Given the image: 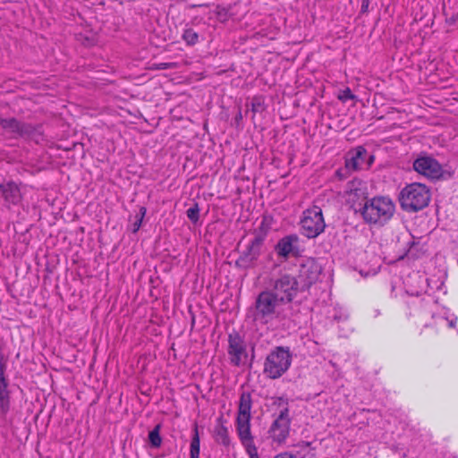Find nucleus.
Returning <instances> with one entry per match:
<instances>
[{
    "label": "nucleus",
    "mask_w": 458,
    "mask_h": 458,
    "mask_svg": "<svg viewBox=\"0 0 458 458\" xmlns=\"http://www.w3.org/2000/svg\"><path fill=\"white\" fill-rule=\"evenodd\" d=\"M310 445V442H301L298 444L300 449L295 454L285 452L276 454L274 458H316L314 449Z\"/></svg>",
    "instance_id": "obj_17"
},
{
    "label": "nucleus",
    "mask_w": 458,
    "mask_h": 458,
    "mask_svg": "<svg viewBox=\"0 0 458 458\" xmlns=\"http://www.w3.org/2000/svg\"><path fill=\"white\" fill-rule=\"evenodd\" d=\"M267 288L286 306H292L299 293L304 292L298 278L288 273L271 278Z\"/></svg>",
    "instance_id": "obj_4"
},
{
    "label": "nucleus",
    "mask_w": 458,
    "mask_h": 458,
    "mask_svg": "<svg viewBox=\"0 0 458 458\" xmlns=\"http://www.w3.org/2000/svg\"><path fill=\"white\" fill-rule=\"evenodd\" d=\"M373 162H374V156L373 155H369L368 153L365 165H367V167H369L372 165Z\"/></svg>",
    "instance_id": "obj_35"
},
{
    "label": "nucleus",
    "mask_w": 458,
    "mask_h": 458,
    "mask_svg": "<svg viewBox=\"0 0 458 458\" xmlns=\"http://www.w3.org/2000/svg\"><path fill=\"white\" fill-rule=\"evenodd\" d=\"M146 213H147V208L145 207H140L139 213L135 216L136 220L132 225V226H133L132 232L133 233H137L140 230V228L141 227L142 221H143L144 216H146Z\"/></svg>",
    "instance_id": "obj_26"
},
{
    "label": "nucleus",
    "mask_w": 458,
    "mask_h": 458,
    "mask_svg": "<svg viewBox=\"0 0 458 458\" xmlns=\"http://www.w3.org/2000/svg\"><path fill=\"white\" fill-rule=\"evenodd\" d=\"M275 252L284 261L291 257H301L302 250L300 247L299 236L296 233H291L282 237L275 245Z\"/></svg>",
    "instance_id": "obj_13"
},
{
    "label": "nucleus",
    "mask_w": 458,
    "mask_h": 458,
    "mask_svg": "<svg viewBox=\"0 0 458 458\" xmlns=\"http://www.w3.org/2000/svg\"><path fill=\"white\" fill-rule=\"evenodd\" d=\"M292 363V354L288 347L277 346L267 356L264 363V373L272 379L284 375Z\"/></svg>",
    "instance_id": "obj_8"
},
{
    "label": "nucleus",
    "mask_w": 458,
    "mask_h": 458,
    "mask_svg": "<svg viewBox=\"0 0 458 458\" xmlns=\"http://www.w3.org/2000/svg\"><path fill=\"white\" fill-rule=\"evenodd\" d=\"M240 118H242V114L241 113L239 114V116H237V119H240Z\"/></svg>",
    "instance_id": "obj_38"
},
{
    "label": "nucleus",
    "mask_w": 458,
    "mask_h": 458,
    "mask_svg": "<svg viewBox=\"0 0 458 458\" xmlns=\"http://www.w3.org/2000/svg\"><path fill=\"white\" fill-rule=\"evenodd\" d=\"M355 98H356V96L354 94H352L350 88L344 89L342 91L341 95L339 96V99L342 100L343 102H346L348 100L354 99Z\"/></svg>",
    "instance_id": "obj_29"
},
{
    "label": "nucleus",
    "mask_w": 458,
    "mask_h": 458,
    "mask_svg": "<svg viewBox=\"0 0 458 458\" xmlns=\"http://www.w3.org/2000/svg\"><path fill=\"white\" fill-rule=\"evenodd\" d=\"M240 118H242V114L241 113L239 114V116H237V119H240Z\"/></svg>",
    "instance_id": "obj_37"
},
{
    "label": "nucleus",
    "mask_w": 458,
    "mask_h": 458,
    "mask_svg": "<svg viewBox=\"0 0 458 458\" xmlns=\"http://www.w3.org/2000/svg\"><path fill=\"white\" fill-rule=\"evenodd\" d=\"M227 13H228V10L225 9V7H222V6H219V5L216 7V14H217V16L223 17L225 20L226 17H227Z\"/></svg>",
    "instance_id": "obj_31"
},
{
    "label": "nucleus",
    "mask_w": 458,
    "mask_h": 458,
    "mask_svg": "<svg viewBox=\"0 0 458 458\" xmlns=\"http://www.w3.org/2000/svg\"><path fill=\"white\" fill-rule=\"evenodd\" d=\"M7 369V358L0 352V385L9 384V380L6 376Z\"/></svg>",
    "instance_id": "obj_24"
},
{
    "label": "nucleus",
    "mask_w": 458,
    "mask_h": 458,
    "mask_svg": "<svg viewBox=\"0 0 458 458\" xmlns=\"http://www.w3.org/2000/svg\"><path fill=\"white\" fill-rule=\"evenodd\" d=\"M252 398L249 391H243L240 395L238 411L236 417V432L238 437L251 436Z\"/></svg>",
    "instance_id": "obj_10"
},
{
    "label": "nucleus",
    "mask_w": 458,
    "mask_h": 458,
    "mask_svg": "<svg viewBox=\"0 0 458 458\" xmlns=\"http://www.w3.org/2000/svg\"><path fill=\"white\" fill-rule=\"evenodd\" d=\"M274 416L275 419L267 430V435L273 443L282 445L290 435L292 419L290 414H287L286 409Z\"/></svg>",
    "instance_id": "obj_12"
},
{
    "label": "nucleus",
    "mask_w": 458,
    "mask_h": 458,
    "mask_svg": "<svg viewBox=\"0 0 458 458\" xmlns=\"http://www.w3.org/2000/svg\"><path fill=\"white\" fill-rule=\"evenodd\" d=\"M395 206L388 197H374L367 199L360 210L364 221L369 225H384L391 219Z\"/></svg>",
    "instance_id": "obj_2"
},
{
    "label": "nucleus",
    "mask_w": 458,
    "mask_h": 458,
    "mask_svg": "<svg viewBox=\"0 0 458 458\" xmlns=\"http://www.w3.org/2000/svg\"><path fill=\"white\" fill-rule=\"evenodd\" d=\"M192 432L193 434L190 445V458H199L200 439L197 424L194 425Z\"/></svg>",
    "instance_id": "obj_21"
},
{
    "label": "nucleus",
    "mask_w": 458,
    "mask_h": 458,
    "mask_svg": "<svg viewBox=\"0 0 458 458\" xmlns=\"http://www.w3.org/2000/svg\"><path fill=\"white\" fill-rule=\"evenodd\" d=\"M272 400H273L272 404L274 406L280 408L281 409L280 411H284L286 409L287 414H290L289 402H288L287 398H285L284 396H277V397L272 398Z\"/></svg>",
    "instance_id": "obj_27"
},
{
    "label": "nucleus",
    "mask_w": 458,
    "mask_h": 458,
    "mask_svg": "<svg viewBox=\"0 0 458 458\" xmlns=\"http://www.w3.org/2000/svg\"><path fill=\"white\" fill-rule=\"evenodd\" d=\"M251 109L253 113L262 112L264 110V105L259 98H253Z\"/></svg>",
    "instance_id": "obj_30"
},
{
    "label": "nucleus",
    "mask_w": 458,
    "mask_h": 458,
    "mask_svg": "<svg viewBox=\"0 0 458 458\" xmlns=\"http://www.w3.org/2000/svg\"><path fill=\"white\" fill-rule=\"evenodd\" d=\"M412 167L419 174L432 182L449 180L454 175V170H445L436 158L427 153H420L414 159Z\"/></svg>",
    "instance_id": "obj_5"
},
{
    "label": "nucleus",
    "mask_w": 458,
    "mask_h": 458,
    "mask_svg": "<svg viewBox=\"0 0 458 458\" xmlns=\"http://www.w3.org/2000/svg\"><path fill=\"white\" fill-rule=\"evenodd\" d=\"M239 440L242 446L244 447L250 458H259L258 454V448L254 443V437L252 435L239 437Z\"/></svg>",
    "instance_id": "obj_20"
},
{
    "label": "nucleus",
    "mask_w": 458,
    "mask_h": 458,
    "mask_svg": "<svg viewBox=\"0 0 458 458\" xmlns=\"http://www.w3.org/2000/svg\"><path fill=\"white\" fill-rule=\"evenodd\" d=\"M430 199V189L420 182L407 184L399 195L401 208L406 212L422 210L428 206Z\"/></svg>",
    "instance_id": "obj_3"
},
{
    "label": "nucleus",
    "mask_w": 458,
    "mask_h": 458,
    "mask_svg": "<svg viewBox=\"0 0 458 458\" xmlns=\"http://www.w3.org/2000/svg\"><path fill=\"white\" fill-rule=\"evenodd\" d=\"M161 425L157 424L155 428L148 433V441L149 445L152 448H158L162 444V437L160 436Z\"/></svg>",
    "instance_id": "obj_23"
},
{
    "label": "nucleus",
    "mask_w": 458,
    "mask_h": 458,
    "mask_svg": "<svg viewBox=\"0 0 458 458\" xmlns=\"http://www.w3.org/2000/svg\"><path fill=\"white\" fill-rule=\"evenodd\" d=\"M9 384L0 385V412L4 416L10 410L11 396Z\"/></svg>",
    "instance_id": "obj_19"
},
{
    "label": "nucleus",
    "mask_w": 458,
    "mask_h": 458,
    "mask_svg": "<svg viewBox=\"0 0 458 458\" xmlns=\"http://www.w3.org/2000/svg\"><path fill=\"white\" fill-rule=\"evenodd\" d=\"M0 126L3 130L11 133L13 139L22 138L34 140L37 143L43 140V131L40 124L21 122L14 117H0Z\"/></svg>",
    "instance_id": "obj_6"
},
{
    "label": "nucleus",
    "mask_w": 458,
    "mask_h": 458,
    "mask_svg": "<svg viewBox=\"0 0 458 458\" xmlns=\"http://www.w3.org/2000/svg\"><path fill=\"white\" fill-rule=\"evenodd\" d=\"M174 64H173V63H161V64H157V69H158V70H165V69H170V68H174Z\"/></svg>",
    "instance_id": "obj_33"
},
{
    "label": "nucleus",
    "mask_w": 458,
    "mask_h": 458,
    "mask_svg": "<svg viewBox=\"0 0 458 458\" xmlns=\"http://www.w3.org/2000/svg\"><path fill=\"white\" fill-rule=\"evenodd\" d=\"M253 321L267 325L274 320L282 322L290 319L292 306L284 305L267 287L260 292L250 308Z\"/></svg>",
    "instance_id": "obj_1"
},
{
    "label": "nucleus",
    "mask_w": 458,
    "mask_h": 458,
    "mask_svg": "<svg viewBox=\"0 0 458 458\" xmlns=\"http://www.w3.org/2000/svg\"><path fill=\"white\" fill-rule=\"evenodd\" d=\"M182 39L189 47L195 46L199 41V35L192 28H186L183 30Z\"/></svg>",
    "instance_id": "obj_22"
},
{
    "label": "nucleus",
    "mask_w": 458,
    "mask_h": 458,
    "mask_svg": "<svg viewBox=\"0 0 458 458\" xmlns=\"http://www.w3.org/2000/svg\"><path fill=\"white\" fill-rule=\"evenodd\" d=\"M369 5V0H362L361 7H360L361 12L366 13L368 11Z\"/></svg>",
    "instance_id": "obj_34"
},
{
    "label": "nucleus",
    "mask_w": 458,
    "mask_h": 458,
    "mask_svg": "<svg viewBox=\"0 0 458 458\" xmlns=\"http://www.w3.org/2000/svg\"><path fill=\"white\" fill-rule=\"evenodd\" d=\"M199 207L198 203H194L187 211V217L192 222L197 223L199 219Z\"/></svg>",
    "instance_id": "obj_28"
},
{
    "label": "nucleus",
    "mask_w": 458,
    "mask_h": 458,
    "mask_svg": "<svg viewBox=\"0 0 458 458\" xmlns=\"http://www.w3.org/2000/svg\"><path fill=\"white\" fill-rule=\"evenodd\" d=\"M406 245H407L408 249L406 250L404 254L400 257V259H403L404 257H409V256H411L413 259L418 258L417 247L419 245V242H416L414 240V238L412 237V239L411 241H409Z\"/></svg>",
    "instance_id": "obj_25"
},
{
    "label": "nucleus",
    "mask_w": 458,
    "mask_h": 458,
    "mask_svg": "<svg viewBox=\"0 0 458 458\" xmlns=\"http://www.w3.org/2000/svg\"><path fill=\"white\" fill-rule=\"evenodd\" d=\"M321 268L314 259H307L299 267V283L303 291L308 290L318 278Z\"/></svg>",
    "instance_id": "obj_14"
},
{
    "label": "nucleus",
    "mask_w": 458,
    "mask_h": 458,
    "mask_svg": "<svg viewBox=\"0 0 458 458\" xmlns=\"http://www.w3.org/2000/svg\"><path fill=\"white\" fill-rule=\"evenodd\" d=\"M455 321H456V318H454V319H451V320L449 321V327H454V324H455Z\"/></svg>",
    "instance_id": "obj_36"
},
{
    "label": "nucleus",
    "mask_w": 458,
    "mask_h": 458,
    "mask_svg": "<svg viewBox=\"0 0 458 458\" xmlns=\"http://www.w3.org/2000/svg\"><path fill=\"white\" fill-rule=\"evenodd\" d=\"M446 23L448 25H457L458 24V13L452 15L451 17L447 18Z\"/></svg>",
    "instance_id": "obj_32"
},
{
    "label": "nucleus",
    "mask_w": 458,
    "mask_h": 458,
    "mask_svg": "<svg viewBox=\"0 0 458 458\" xmlns=\"http://www.w3.org/2000/svg\"><path fill=\"white\" fill-rule=\"evenodd\" d=\"M326 223L324 220L322 209L318 206H313L302 212L300 221L301 233L308 239H314L324 233Z\"/></svg>",
    "instance_id": "obj_9"
},
{
    "label": "nucleus",
    "mask_w": 458,
    "mask_h": 458,
    "mask_svg": "<svg viewBox=\"0 0 458 458\" xmlns=\"http://www.w3.org/2000/svg\"><path fill=\"white\" fill-rule=\"evenodd\" d=\"M227 353L230 363L235 367L244 366L248 360L247 345L243 337L235 330L228 335Z\"/></svg>",
    "instance_id": "obj_11"
},
{
    "label": "nucleus",
    "mask_w": 458,
    "mask_h": 458,
    "mask_svg": "<svg viewBox=\"0 0 458 458\" xmlns=\"http://www.w3.org/2000/svg\"><path fill=\"white\" fill-rule=\"evenodd\" d=\"M368 156V151L363 146H358L350 149L345 156V168L357 171L363 168Z\"/></svg>",
    "instance_id": "obj_16"
},
{
    "label": "nucleus",
    "mask_w": 458,
    "mask_h": 458,
    "mask_svg": "<svg viewBox=\"0 0 458 458\" xmlns=\"http://www.w3.org/2000/svg\"><path fill=\"white\" fill-rule=\"evenodd\" d=\"M0 195L8 206L18 205L22 199L19 185L12 180H0Z\"/></svg>",
    "instance_id": "obj_15"
},
{
    "label": "nucleus",
    "mask_w": 458,
    "mask_h": 458,
    "mask_svg": "<svg viewBox=\"0 0 458 458\" xmlns=\"http://www.w3.org/2000/svg\"><path fill=\"white\" fill-rule=\"evenodd\" d=\"M267 235V230L265 228L264 221L258 230L254 232V237L250 242L246 250L242 252L235 261V266L240 268L248 269L254 267L257 260L262 253L264 242Z\"/></svg>",
    "instance_id": "obj_7"
},
{
    "label": "nucleus",
    "mask_w": 458,
    "mask_h": 458,
    "mask_svg": "<svg viewBox=\"0 0 458 458\" xmlns=\"http://www.w3.org/2000/svg\"><path fill=\"white\" fill-rule=\"evenodd\" d=\"M214 439L218 445L228 447L231 444L229 430L227 427L219 423L214 428Z\"/></svg>",
    "instance_id": "obj_18"
}]
</instances>
